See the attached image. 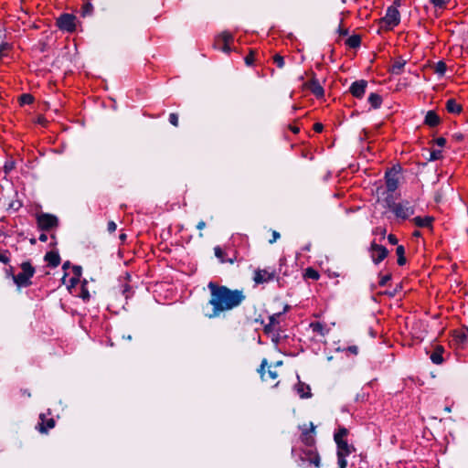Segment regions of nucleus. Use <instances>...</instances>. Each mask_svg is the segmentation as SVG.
<instances>
[{"label":"nucleus","instance_id":"nucleus-50","mask_svg":"<svg viewBox=\"0 0 468 468\" xmlns=\"http://www.w3.org/2000/svg\"><path fill=\"white\" fill-rule=\"evenodd\" d=\"M435 142H436V144H437V145H439V146L442 147V146H444V145H445V144H446V139H445V138H443V137H439V138H437V139H436V141H435Z\"/></svg>","mask_w":468,"mask_h":468},{"label":"nucleus","instance_id":"nucleus-54","mask_svg":"<svg viewBox=\"0 0 468 468\" xmlns=\"http://www.w3.org/2000/svg\"><path fill=\"white\" fill-rule=\"evenodd\" d=\"M205 228H206V222L203 220L199 221L197 225V229L199 230H202Z\"/></svg>","mask_w":468,"mask_h":468},{"label":"nucleus","instance_id":"nucleus-15","mask_svg":"<svg viewBox=\"0 0 468 468\" xmlns=\"http://www.w3.org/2000/svg\"><path fill=\"white\" fill-rule=\"evenodd\" d=\"M337 445V454L342 453L344 456H348L350 453L356 451L355 447L351 444H348L346 440L335 441Z\"/></svg>","mask_w":468,"mask_h":468},{"label":"nucleus","instance_id":"nucleus-10","mask_svg":"<svg viewBox=\"0 0 468 468\" xmlns=\"http://www.w3.org/2000/svg\"><path fill=\"white\" fill-rule=\"evenodd\" d=\"M37 223L41 229L48 230L58 225V218L50 214H41L37 217Z\"/></svg>","mask_w":468,"mask_h":468},{"label":"nucleus","instance_id":"nucleus-36","mask_svg":"<svg viewBox=\"0 0 468 468\" xmlns=\"http://www.w3.org/2000/svg\"><path fill=\"white\" fill-rule=\"evenodd\" d=\"M214 251H215V256L220 260L221 262H226L225 259H224V251L221 250L220 247L217 246L215 247L214 249Z\"/></svg>","mask_w":468,"mask_h":468},{"label":"nucleus","instance_id":"nucleus-42","mask_svg":"<svg viewBox=\"0 0 468 468\" xmlns=\"http://www.w3.org/2000/svg\"><path fill=\"white\" fill-rule=\"evenodd\" d=\"M247 66H251L254 61V52L251 50L248 56L244 58Z\"/></svg>","mask_w":468,"mask_h":468},{"label":"nucleus","instance_id":"nucleus-28","mask_svg":"<svg viewBox=\"0 0 468 468\" xmlns=\"http://www.w3.org/2000/svg\"><path fill=\"white\" fill-rule=\"evenodd\" d=\"M406 64V61L405 60H397L394 62V64L392 65V68H391V72L393 74H400L404 66Z\"/></svg>","mask_w":468,"mask_h":468},{"label":"nucleus","instance_id":"nucleus-20","mask_svg":"<svg viewBox=\"0 0 468 468\" xmlns=\"http://www.w3.org/2000/svg\"><path fill=\"white\" fill-rule=\"evenodd\" d=\"M454 337L459 344H468V327L455 331Z\"/></svg>","mask_w":468,"mask_h":468},{"label":"nucleus","instance_id":"nucleus-32","mask_svg":"<svg viewBox=\"0 0 468 468\" xmlns=\"http://www.w3.org/2000/svg\"><path fill=\"white\" fill-rule=\"evenodd\" d=\"M19 101L21 105L30 104L33 102L34 98L31 94L25 93L20 96Z\"/></svg>","mask_w":468,"mask_h":468},{"label":"nucleus","instance_id":"nucleus-21","mask_svg":"<svg viewBox=\"0 0 468 468\" xmlns=\"http://www.w3.org/2000/svg\"><path fill=\"white\" fill-rule=\"evenodd\" d=\"M413 221H414L415 225L420 228L431 227V222L433 221V218L432 217H425V218L416 217L413 218Z\"/></svg>","mask_w":468,"mask_h":468},{"label":"nucleus","instance_id":"nucleus-61","mask_svg":"<svg viewBox=\"0 0 468 468\" xmlns=\"http://www.w3.org/2000/svg\"><path fill=\"white\" fill-rule=\"evenodd\" d=\"M310 426H311V431L314 432L315 426L312 422L310 423Z\"/></svg>","mask_w":468,"mask_h":468},{"label":"nucleus","instance_id":"nucleus-7","mask_svg":"<svg viewBox=\"0 0 468 468\" xmlns=\"http://www.w3.org/2000/svg\"><path fill=\"white\" fill-rule=\"evenodd\" d=\"M276 271L274 269H258L254 271L253 281L257 284L265 283L274 279Z\"/></svg>","mask_w":468,"mask_h":468},{"label":"nucleus","instance_id":"nucleus-18","mask_svg":"<svg viewBox=\"0 0 468 468\" xmlns=\"http://www.w3.org/2000/svg\"><path fill=\"white\" fill-rule=\"evenodd\" d=\"M72 271L73 276L69 279V287H74L79 283L82 274V268L79 265H74L72 267Z\"/></svg>","mask_w":468,"mask_h":468},{"label":"nucleus","instance_id":"nucleus-6","mask_svg":"<svg viewBox=\"0 0 468 468\" xmlns=\"http://www.w3.org/2000/svg\"><path fill=\"white\" fill-rule=\"evenodd\" d=\"M400 171V167L398 166H393L392 168H390L388 171L386 172L385 174V178H386V185H387V189L388 192H394L398 186H399V173Z\"/></svg>","mask_w":468,"mask_h":468},{"label":"nucleus","instance_id":"nucleus-11","mask_svg":"<svg viewBox=\"0 0 468 468\" xmlns=\"http://www.w3.org/2000/svg\"><path fill=\"white\" fill-rule=\"evenodd\" d=\"M367 81L364 80L353 82L349 88V91L356 98H362L365 94Z\"/></svg>","mask_w":468,"mask_h":468},{"label":"nucleus","instance_id":"nucleus-31","mask_svg":"<svg viewBox=\"0 0 468 468\" xmlns=\"http://www.w3.org/2000/svg\"><path fill=\"white\" fill-rule=\"evenodd\" d=\"M310 326H311V328L313 329L314 332L318 333L321 335H325L323 324H321L319 322H315V323H312L310 324Z\"/></svg>","mask_w":468,"mask_h":468},{"label":"nucleus","instance_id":"nucleus-56","mask_svg":"<svg viewBox=\"0 0 468 468\" xmlns=\"http://www.w3.org/2000/svg\"><path fill=\"white\" fill-rule=\"evenodd\" d=\"M39 240L42 241V242H46L48 240V236L44 233H42L40 236H39Z\"/></svg>","mask_w":468,"mask_h":468},{"label":"nucleus","instance_id":"nucleus-47","mask_svg":"<svg viewBox=\"0 0 468 468\" xmlns=\"http://www.w3.org/2000/svg\"><path fill=\"white\" fill-rule=\"evenodd\" d=\"M391 279V274H386L380 278L379 285L385 286L386 283Z\"/></svg>","mask_w":468,"mask_h":468},{"label":"nucleus","instance_id":"nucleus-55","mask_svg":"<svg viewBox=\"0 0 468 468\" xmlns=\"http://www.w3.org/2000/svg\"><path fill=\"white\" fill-rule=\"evenodd\" d=\"M222 50L226 53H229L230 51V48L229 46V43H224V46L222 48Z\"/></svg>","mask_w":468,"mask_h":468},{"label":"nucleus","instance_id":"nucleus-19","mask_svg":"<svg viewBox=\"0 0 468 468\" xmlns=\"http://www.w3.org/2000/svg\"><path fill=\"white\" fill-rule=\"evenodd\" d=\"M446 109L451 113L459 114L463 111V106L457 103L454 99H449L446 101Z\"/></svg>","mask_w":468,"mask_h":468},{"label":"nucleus","instance_id":"nucleus-23","mask_svg":"<svg viewBox=\"0 0 468 468\" xmlns=\"http://www.w3.org/2000/svg\"><path fill=\"white\" fill-rule=\"evenodd\" d=\"M368 102L371 104L372 108L378 109L382 103V98L378 93H371L368 96Z\"/></svg>","mask_w":468,"mask_h":468},{"label":"nucleus","instance_id":"nucleus-12","mask_svg":"<svg viewBox=\"0 0 468 468\" xmlns=\"http://www.w3.org/2000/svg\"><path fill=\"white\" fill-rule=\"evenodd\" d=\"M304 86L310 90L312 93L317 98H321L324 94V88L321 86L318 80L315 79L314 74L313 75V78L310 81L304 83Z\"/></svg>","mask_w":468,"mask_h":468},{"label":"nucleus","instance_id":"nucleus-22","mask_svg":"<svg viewBox=\"0 0 468 468\" xmlns=\"http://www.w3.org/2000/svg\"><path fill=\"white\" fill-rule=\"evenodd\" d=\"M443 348L441 346H437L435 351L431 355V360L437 365H440L443 361L442 357Z\"/></svg>","mask_w":468,"mask_h":468},{"label":"nucleus","instance_id":"nucleus-37","mask_svg":"<svg viewBox=\"0 0 468 468\" xmlns=\"http://www.w3.org/2000/svg\"><path fill=\"white\" fill-rule=\"evenodd\" d=\"M450 2V0H431V3L438 8H443Z\"/></svg>","mask_w":468,"mask_h":468},{"label":"nucleus","instance_id":"nucleus-64","mask_svg":"<svg viewBox=\"0 0 468 468\" xmlns=\"http://www.w3.org/2000/svg\"><path fill=\"white\" fill-rule=\"evenodd\" d=\"M225 261L229 262V263H233L234 262V259H229V260H225Z\"/></svg>","mask_w":468,"mask_h":468},{"label":"nucleus","instance_id":"nucleus-57","mask_svg":"<svg viewBox=\"0 0 468 468\" xmlns=\"http://www.w3.org/2000/svg\"><path fill=\"white\" fill-rule=\"evenodd\" d=\"M70 266V262L68 261H65L62 268L63 270H67L68 268H69Z\"/></svg>","mask_w":468,"mask_h":468},{"label":"nucleus","instance_id":"nucleus-2","mask_svg":"<svg viewBox=\"0 0 468 468\" xmlns=\"http://www.w3.org/2000/svg\"><path fill=\"white\" fill-rule=\"evenodd\" d=\"M22 271L16 275H13L14 282L18 287H27L31 284L30 278L35 273V268L30 262L25 261L21 264Z\"/></svg>","mask_w":468,"mask_h":468},{"label":"nucleus","instance_id":"nucleus-25","mask_svg":"<svg viewBox=\"0 0 468 468\" xmlns=\"http://www.w3.org/2000/svg\"><path fill=\"white\" fill-rule=\"evenodd\" d=\"M396 253L398 256V264L399 266H402L406 263V258H405V249L402 245H399L396 249Z\"/></svg>","mask_w":468,"mask_h":468},{"label":"nucleus","instance_id":"nucleus-62","mask_svg":"<svg viewBox=\"0 0 468 468\" xmlns=\"http://www.w3.org/2000/svg\"><path fill=\"white\" fill-rule=\"evenodd\" d=\"M310 248H311V244H308V245H306V246L303 248V250H310Z\"/></svg>","mask_w":468,"mask_h":468},{"label":"nucleus","instance_id":"nucleus-3","mask_svg":"<svg viewBox=\"0 0 468 468\" xmlns=\"http://www.w3.org/2000/svg\"><path fill=\"white\" fill-rule=\"evenodd\" d=\"M400 15L397 7L391 5L388 7L386 16L380 19L381 27L385 29H392L399 25Z\"/></svg>","mask_w":468,"mask_h":468},{"label":"nucleus","instance_id":"nucleus-16","mask_svg":"<svg viewBox=\"0 0 468 468\" xmlns=\"http://www.w3.org/2000/svg\"><path fill=\"white\" fill-rule=\"evenodd\" d=\"M441 122L439 115L434 111H429L426 113L424 123L431 126L435 127Z\"/></svg>","mask_w":468,"mask_h":468},{"label":"nucleus","instance_id":"nucleus-60","mask_svg":"<svg viewBox=\"0 0 468 468\" xmlns=\"http://www.w3.org/2000/svg\"><path fill=\"white\" fill-rule=\"evenodd\" d=\"M119 238H120V239H121L122 241H124V240L126 239V234L122 233V234H121V235H120V237H119Z\"/></svg>","mask_w":468,"mask_h":468},{"label":"nucleus","instance_id":"nucleus-49","mask_svg":"<svg viewBox=\"0 0 468 468\" xmlns=\"http://www.w3.org/2000/svg\"><path fill=\"white\" fill-rule=\"evenodd\" d=\"M346 350L354 355L358 354V347L356 346H350L346 348Z\"/></svg>","mask_w":468,"mask_h":468},{"label":"nucleus","instance_id":"nucleus-26","mask_svg":"<svg viewBox=\"0 0 468 468\" xmlns=\"http://www.w3.org/2000/svg\"><path fill=\"white\" fill-rule=\"evenodd\" d=\"M297 392L299 393L301 398L311 397L309 386H305L303 383H299L297 387Z\"/></svg>","mask_w":468,"mask_h":468},{"label":"nucleus","instance_id":"nucleus-13","mask_svg":"<svg viewBox=\"0 0 468 468\" xmlns=\"http://www.w3.org/2000/svg\"><path fill=\"white\" fill-rule=\"evenodd\" d=\"M268 365V361L266 358H263L261 364L260 368L258 369V372L261 375V378L263 381H267L268 378L274 380L277 378L278 374L275 370L269 369L268 371L265 370L266 366Z\"/></svg>","mask_w":468,"mask_h":468},{"label":"nucleus","instance_id":"nucleus-27","mask_svg":"<svg viewBox=\"0 0 468 468\" xmlns=\"http://www.w3.org/2000/svg\"><path fill=\"white\" fill-rule=\"evenodd\" d=\"M446 69V64L441 60L438 61L433 67L434 72L439 76H443L445 74Z\"/></svg>","mask_w":468,"mask_h":468},{"label":"nucleus","instance_id":"nucleus-45","mask_svg":"<svg viewBox=\"0 0 468 468\" xmlns=\"http://www.w3.org/2000/svg\"><path fill=\"white\" fill-rule=\"evenodd\" d=\"M441 157V151L440 150H434L431 153L430 160L434 161L438 160Z\"/></svg>","mask_w":468,"mask_h":468},{"label":"nucleus","instance_id":"nucleus-30","mask_svg":"<svg viewBox=\"0 0 468 468\" xmlns=\"http://www.w3.org/2000/svg\"><path fill=\"white\" fill-rule=\"evenodd\" d=\"M348 434V430L345 427H340L338 429V431L335 433L334 435V439H335V441H336V440H339V441H343L344 438Z\"/></svg>","mask_w":468,"mask_h":468},{"label":"nucleus","instance_id":"nucleus-33","mask_svg":"<svg viewBox=\"0 0 468 468\" xmlns=\"http://www.w3.org/2000/svg\"><path fill=\"white\" fill-rule=\"evenodd\" d=\"M10 252L8 250H0V262L7 264L10 261Z\"/></svg>","mask_w":468,"mask_h":468},{"label":"nucleus","instance_id":"nucleus-58","mask_svg":"<svg viewBox=\"0 0 468 468\" xmlns=\"http://www.w3.org/2000/svg\"><path fill=\"white\" fill-rule=\"evenodd\" d=\"M314 439L313 438H306V443L308 445H312L314 443Z\"/></svg>","mask_w":468,"mask_h":468},{"label":"nucleus","instance_id":"nucleus-8","mask_svg":"<svg viewBox=\"0 0 468 468\" xmlns=\"http://www.w3.org/2000/svg\"><path fill=\"white\" fill-rule=\"evenodd\" d=\"M75 16L71 14H63L57 19V26L61 30L72 32L75 30Z\"/></svg>","mask_w":468,"mask_h":468},{"label":"nucleus","instance_id":"nucleus-40","mask_svg":"<svg viewBox=\"0 0 468 468\" xmlns=\"http://www.w3.org/2000/svg\"><path fill=\"white\" fill-rule=\"evenodd\" d=\"M220 37H221V39L223 40L224 43H229V42L233 40V36L230 33L227 32V31L222 32L221 35H220Z\"/></svg>","mask_w":468,"mask_h":468},{"label":"nucleus","instance_id":"nucleus-4","mask_svg":"<svg viewBox=\"0 0 468 468\" xmlns=\"http://www.w3.org/2000/svg\"><path fill=\"white\" fill-rule=\"evenodd\" d=\"M389 208L397 218H400L402 219H406L414 214V207L409 201L392 203L389 205Z\"/></svg>","mask_w":468,"mask_h":468},{"label":"nucleus","instance_id":"nucleus-43","mask_svg":"<svg viewBox=\"0 0 468 468\" xmlns=\"http://www.w3.org/2000/svg\"><path fill=\"white\" fill-rule=\"evenodd\" d=\"M8 48V44L6 42H4L2 39V34L0 33V58L4 55V50Z\"/></svg>","mask_w":468,"mask_h":468},{"label":"nucleus","instance_id":"nucleus-1","mask_svg":"<svg viewBox=\"0 0 468 468\" xmlns=\"http://www.w3.org/2000/svg\"><path fill=\"white\" fill-rule=\"evenodd\" d=\"M207 288L210 292L207 304L211 306V309L204 312V314L208 319L218 318L222 314L239 307L246 299L243 289L232 290L214 282H209Z\"/></svg>","mask_w":468,"mask_h":468},{"label":"nucleus","instance_id":"nucleus-46","mask_svg":"<svg viewBox=\"0 0 468 468\" xmlns=\"http://www.w3.org/2000/svg\"><path fill=\"white\" fill-rule=\"evenodd\" d=\"M271 236H272V238L269 240L270 244H273L281 237L280 233L276 230L271 231Z\"/></svg>","mask_w":468,"mask_h":468},{"label":"nucleus","instance_id":"nucleus-14","mask_svg":"<svg viewBox=\"0 0 468 468\" xmlns=\"http://www.w3.org/2000/svg\"><path fill=\"white\" fill-rule=\"evenodd\" d=\"M40 422L37 426V430L40 433H48V430L55 427V420L54 419H48L46 420V417L44 414H40L39 416Z\"/></svg>","mask_w":468,"mask_h":468},{"label":"nucleus","instance_id":"nucleus-63","mask_svg":"<svg viewBox=\"0 0 468 468\" xmlns=\"http://www.w3.org/2000/svg\"><path fill=\"white\" fill-rule=\"evenodd\" d=\"M413 235H414L415 237H419V236L420 235V231H415V232L413 233Z\"/></svg>","mask_w":468,"mask_h":468},{"label":"nucleus","instance_id":"nucleus-53","mask_svg":"<svg viewBox=\"0 0 468 468\" xmlns=\"http://www.w3.org/2000/svg\"><path fill=\"white\" fill-rule=\"evenodd\" d=\"M338 33L341 36H347L348 35V29H344V28L341 27V26H339Z\"/></svg>","mask_w":468,"mask_h":468},{"label":"nucleus","instance_id":"nucleus-52","mask_svg":"<svg viewBox=\"0 0 468 468\" xmlns=\"http://www.w3.org/2000/svg\"><path fill=\"white\" fill-rule=\"evenodd\" d=\"M324 129V126L322 123L320 122H316L314 123V130L316 132V133H321Z\"/></svg>","mask_w":468,"mask_h":468},{"label":"nucleus","instance_id":"nucleus-38","mask_svg":"<svg viewBox=\"0 0 468 468\" xmlns=\"http://www.w3.org/2000/svg\"><path fill=\"white\" fill-rule=\"evenodd\" d=\"M306 276H307L308 278L313 279V280H318V278H319V273H318L316 271H314V269H312V268H308V269L306 270Z\"/></svg>","mask_w":468,"mask_h":468},{"label":"nucleus","instance_id":"nucleus-34","mask_svg":"<svg viewBox=\"0 0 468 468\" xmlns=\"http://www.w3.org/2000/svg\"><path fill=\"white\" fill-rule=\"evenodd\" d=\"M273 61L276 63L278 68L282 69L284 66V58L280 54H276L273 56Z\"/></svg>","mask_w":468,"mask_h":468},{"label":"nucleus","instance_id":"nucleus-5","mask_svg":"<svg viewBox=\"0 0 468 468\" xmlns=\"http://www.w3.org/2000/svg\"><path fill=\"white\" fill-rule=\"evenodd\" d=\"M314 465L320 467V456L316 452L308 450L300 454L299 466L302 468Z\"/></svg>","mask_w":468,"mask_h":468},{"label":"nucleus","instance_id":"nucleus-9","mask_svg":"<svg viewBox=\"0 0 468 468\" xmlns=\"http://www.w3.org/2000/svg\"><path fill=\"white\" fill-rule=\"evenodd\" d=\"M370 250L372 261L376 264L381 262L388 254V250L384 246L378 245L375 241L371 243Z\"/></svg>","mask_w":468,"mask_h":468},{"label":"nucleus","instance_id":"nucleus-44","mask_svg":"<svg viewBox=\"0 0 468 468\" xmlns=\"http://www.w3.org/2000/svg\"><path fill=\"white\" fill-rule=\"evenodd\" d=\"M92 12V5L90 4H86L82 7V15L89 16Z\"/></svg>","mask_w":468,"mask_h":468},{"label":"nucleus","instance_id":"nucleus-24","mask_svg":"<svg viewBox=\"0 0 468 468\" xmlns=\"http://www.w3.org/2000/svg\"><path fill=\"white\" fill-rule=\"evenodd\" d=\"M346 44L352 48H356L361 44V37L359 35H353L346 39Z\"/></svg>","mask_w":468,"mask_h":468},{"label":"nucleus","instance_id":"nucleus-48","mask_svg":"<svg viewBox=\"0 0 468 468\" xmlns=\"http://www.w3.org/2000/svg\"><path fill=\"white\" fill-rule=\"evenodd\" d=\"M117 229V225L115 224V222L113 221H109L108 222V225H107V230L110 232V233H113Z\"/></svg>","mask_w":468,"mask_h":468},{"label":"nucleus","instance_id":"nucleus-17","mask_svg":"<svg viewBox=\"0 0 468 468\" xmlns=\"http://www.w3.org/2000/svg\"><path fill=\"white\" fill-rule=\"evenodd\" d=\"M45 261L48 262V265L55 268L60 263V257L58 252L49 251L45 255Z\"/></svg>","mask_w":468,"mask_h":468},{"label":"nucleus","instance_id":"nucleus-51","mask_svg":"<svg viewBox=\"0 0 468 468\" xmlns=\"http://www.w3.org/2000/svg\"><path fill=\"white\" fill-rule=\"evenodd\" d=\"M388 239L389 243H391L393 245H396L398 243V239L393 234H389L388 236Z\"/></svg>","mask_w":468,"mask_h":468},{"label":"nucleus","instance_id":"nucleus-41","mask_svg":"<svg viewBox=\"0 0 468 468\" xmlns=\"http://www.w3.org/2000/svg\"><path fill=\"white\" fill-rule=\"evenodd\" d=\"M169 122L175 126V127H177L178 126V115L177 113H170L169 115Z\"/></svg>","mask_w":468,"mask_h":468},{"label":"nucleus","instance_id":"nucleus-29","mask_svg":"<svg viewBox=\"0 0 468 468\" xmlns=\"http://www.w3.org/2000/svg\"><path fill=\"white\" fill-rule=\"evenodd\" d=\"M280 313L274 314L269 317V324L265 325V331H270L276 324H278V318L280 316Z\"/></svg>","mask_w":468,"mask_h":468},{"label":"nucleus","instance_id":"nucleus-39","mask_svg":"<svg viewBox=\"0 0 468 468\" xmlns=\"http://www.w3.org/2000/svg\"><path fill=\"white\" fill-rule=\"evenodd\" d=\"M346 456H344L342 453L337 454L338 466H339V468H346V466H347V462H346Z\"/></svg>","mask_w":468,"mask_h":468},{"label":"nucleus","instance_id":"nucleus-59","mask_svg":"<svg viewBox=\"0 0 468 468\" xmlns=\"http://www.w3.org/2000/svg\"><path fill=\"white\" fill-rule=\"evenodd\" d=\"M291 130L292 131V133H298L300 129L298 127H291Z\"/></svg>","mask_w":468,"mask_h":468},{"label":"nucleus","instance_id":"nucleus-35","mask_svg":"<svg viewBox=\"0 0 468 468\" xmlns=\"http://www.w3.org/2000/svg\"><path fill=\"white\" fill-rule=\"evenodd\" d=\"M86 284H87V281L84 280L83 282H82V286H81V298L83 300H89L90 299V293L86 288Z\"/></svg>","mask_w":468,"mask_h":468}]
</instances>
